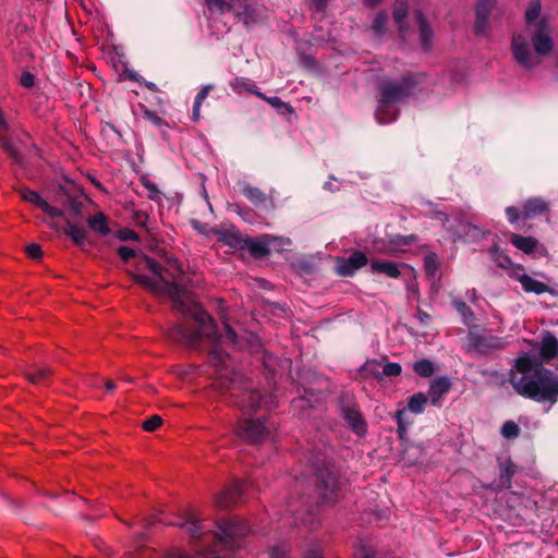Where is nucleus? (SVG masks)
I'll return each mask as SVG.
<instances>
[{
  "instance_id": "f257e3e1",
  "label": "nucleus",
  "mask_w": 558,
  "mask_h": 558,
  "mask_svg": "<svg viewBox=\"0 0 558 558\" xmlns=\"http://www.w3.org/2000/svg\"><path fill=\"white\" fill-rule=\"evenodd\" d=\"M143 267L148 269L155 277L135 275L137 283L142 284L154 294L167 296L173 306L184 316L191 318L194 327L187 325H175L169 337L187 347L196 348L206 340L213 348L209 351L208 362L214 368L218 385L227 389L235 398V403L246 413L259 408H275L277 402L271 396H262L259 391L253 390L248 379L235 372L233 361L222 350L223 344L241 347L236 333L228 323L223 322L225 333L218 335L217 326L213 318L201 307L194 295L183 287L181 278L183 269L178 259H167L166 267L159 265L150 257H145Z\"/></svg>"
},
{
  "instance_id": "f03ea898",
  "label": "nucleus",
  "mask_w": 558,
  "mask_h": 558,
  "mask_svg": "<svg viewBox=\"0 0 558 558\" xmlns=\"http://www.w3.org/2000/svg\"><path fill=\"white\" fill-rule=\"evenodd\" d=\"M509 381L520 396L553 405L558 400V376L551 371L534 365L532 356L515 359Z\"/></svg>"
},
{
  "instance_id": "7ed1b4c3",
  "label": "nucleus",
  "mask_w": 558,
  "mask_h": 558,
  "mask_svg": "<svg viewBox=\"0 0 558 558\" xmlns=\"http://www.w3.org/2000/svg\"><path fill=\"white\" fill-rule=\"evenodd\" d=\"M531 34V41L534 53L530 49L526 36L515 34L512 38V52L514 60L525 69H532L539 63L537 56L544 57L551 52L554 41L551 28L545 19L535 23L534 27L527 29Z\"/></svg>"
},
{
  "instance_id": "20e7f679",
  "label": "nucleus",
  "mask_w": 558,
  "mask_h": 558,
  "mask_svg": "<svg viewBox=\"0 0 558 558\" xmlns=\"http://www.w3.org/2000/svg\"><path fill=\"white\" fill-rule=\"evenodd\" d=\"M411 86L410 77H404L401 82H385L380 85V99L375 113L380 124L396 120L397 112L391 106L407 98L411 93Z\"/></svg>"
},
{
  "instance_id": "39448f33",
  "label": "nucleus",
  "mask_w": 558,
  "mask_h": 558,
  "mask_svg": "<svg viewBox=\"0 0 558 558\" xmlns=\"http://www.w3.org/2000/svg\"><path fill=\"white\" fill-rule=\"evenodd\" d=\"M209 10L220 13L232 12L245 25L250 26L260 21L263 8L257 0H205Z\"/></svg>"
},
{
  "instance_id": "423d86ee",
  "label": "nucleus",
  "mask_w": 558,
  "mask_h": 558,
  "mask_svg": "<svg viewBox=\"0 0 558 558\" xmlns=\"http://www.w3.org/2000/svg\"><path fill=\"white\" fill-rule=\"evenodd\" d=\"M427 402L428 397L424 392H416L409 398L407 408H402L396 412L395 420L397 422L398 433L401 438L407 436L408 428L413 423L408 418V412L422 414Z\"/></svg>"
},
{
  "instance_id": "0eeeda50",
  "label": "nucleus",
  "mask_w": 558,
  "mask_h": 558,
  "mask_svg": "<svg viewBox=\"0 0 558 558\" xmlns=\"http://www.w3.org/2000/svg\"><path fill=\"white\" fill-rule=\"evenodd\" d=\"M271 426L267 420H243L236 427V434L248 442H259L270 433Z\"/></svg>"
},
{
  "instance_id": "6e6552de",
  "label": "nucleus",
  "mask_w": 558,
  "mask_h": 558,
  "mask_svg": "<svg viewBox=\"0 0 558 558\" xmlns=\"http://www.w3.org/2000/svg\"><path fill=\"white\" fill-rule=\"evenodd\" d=\"M342 416L353 433L359 436L366 434L367 424L354 402H348L342 405Z\"/></svg>"
},
{
  "instance_id": "1a4fd4ad",
  "label": "nucleus",
  "mask_w": 558,
  "mask_h": 558,
  "mask_svg": "<svg viewBox=\"0 0 558 558\" xmlns=\"http://www.w3.org/2000/svg\"><path fill=\"white\" fill-rule=\"evenodd\" d=\"M366 264V255L361 251H354L348 258L337 260L336 272L343 277L352 276Z\"/></svg>"
},
{
  "instance_id": "9d476101",
  "label": "nucleus",
  "mask_w": 558,
  "mask_h": 558,
  "mask_svg": "<svg viewBox=\"0 0 558 558\" xmlns=\"http://www.w3.org/2000/svg\"><path fill=\"white\" fill-rule=\"evenodd\" d=\"M510 276L521 283L522 289L526 293L543 294L549 291V288L544 282H541L534 279L533 277L526 275L523 271V268L519 265L512 268Z\"/></svg>"
},
{
  "instance_id": "9b49d317",
  "label": "nucleus",
  "mask_w": 558,
  "mask_h": 558,
  "mask_svg": "<svg viewBox=\"0 0 558 558\" xmlns=\"http://www.w3.org/2000/svg\"><path fill=\"white\" fill-rule=\"evenodd\" d=\"M247 484L242 481L234 482L230 487L222 490L216 497V505L220 508H229L235 505L242 494L246 490Z\"/></svg>"
},
{
  "instance_id": "f8f14e48",
  "label": "nucleus",
  "mask_w": 558,
  "mask_h": 558,
  "mask_svg": "<svg viewBox=\"0 0 558 558\" xmlns=\"http://www.w3.org/2000/svg\"><path fill=\"white\" fill-rule=\"evenodd\" d=\"M21 197L40 208L50 218L63 217V211L54 206L49 205L36 191L22 189Z\"/></svg>"
},
{
  "instance_id": "ddd939ff",
  "label": "nucleus",
  "mask_w": 558,
  "mask_h": 558,
  "mask_svg": "<svg viewBox=\"0 0 558 558\" xmlns=\"http://www.w3.org/2000/svg\"><path fill=\"white\" fill-rule=\"evenodd\" d=\"M220 537L236 538L245 536L250 532L247 523L239 518L222 522L219 525Z\"/></svg>"
},
{
  "instance_id": "4468645a",
  "label": "nucleus",
  "mask_w": 558,
  "mask_h": 558,
  "mask_svg": "<svg viewBox=\"0 0 558 558\" xmlns=\"http://www.w3.org/2000/svg\"><path fill=\"white\" fill-rule=\"evenodd\" d=\"M451 381L446 376H439L432 380L428 388V400L436 407H440L444 396L449 391Z\"/></svg>"
},
{
  "instance_id": "2eb2a0df",
  "label": "nucleus",
  "mask_w": 558,
  "mask_h": 558,
  "mask_svg": "<svg viewBox=\"0 0 558 558\" xmlns=\"http://www.w3.org/2000/svg\"><path fill=\"white\" fill-rule=\"evenodd\" d=\"M495 0H478L476 4L475 31L477 34H484L487 28L488 16Z\"/></svg>"
},
{
  "instance_id": "dca6fc26",
  "label": "nucleus",
  "mask_w": 558,
  "mask_h": 558,
  "mask_svg": "<svg viewBox=\"0 0 558 558\" xmlns=\"http://www.w3.org/2000/svg\"><path fill=\"white\" fill-rule=\"evenodd\" d=\"M548 209V205L541 198H531L523 205L522 217L524 220L542 215Z\"/></svg>"
},
{
  "instance_id": "f3484780",
  "label": "nucleus",
  "mask_w": 558,
  "mask_h": 558,
  "mask_svg": "<svg viewBox=\"0 0 558 558\" xmlns=\"http://www.w3.org/2000/svg\"><path fill=\"white\" fill-rule=\"evenodd\" d=\"M319 477L324 486V492L322 493L323 499L325 501H333L336 499V493L340 489L338 478L331 473H328L326 478H324L322 474Z\"/></svg>"
},
{
  "instance_id": "a211bd4d",
  "label": "nucleus",
  "mask_w": 558,
  "mask_h": 558,
  "mask_svg": "<svg viewBox=\"0 0 558 558\" xmlns=\"http://www.w3.org/2000/svg\"><path fill=\"white\" fill-rule=\"evenodd\" d=\"M371 269L373 272L385 274L389 278H398L400 276L398 264L390 260L373 259L371 260Z\"/></svg>"
},
{
  "instance_id": "6ab92c4d",
  "label": "nucleus",
  "mask_w": 558,
  "mask_h": 558,
  "mask_svg": "<svg viewBox=\"0 0 558 558\" xmlns=\"http://www.w3.org/2000/svg\"><path fill=\"white\" fill-rule=\"evenodd\" d=\"M474 348L480 353H488L490 350L501 349L504 348V341L502 339L498 337H478L474 341Z\"/></svg>"
},
{
  "instance_id": "aec40b11",
  "label": "nucleus",
  "mask_w": 558,
  "mask_h": 558,
  "mask_svg": "<svg viewBox=\"0 0 558 558\" xmlns=\"http://www.w3.org/2000/svg\"><path fill=\"white\" fill-rule=\"evenodd\" d=\"M510 242L520 251L525 254H532L538 248V242L532 236H522L519 234H512Z\"/></svg>"
},
{
  "instance_id": "412c9836",
  "label": "nucleus",
  "mask_w": 558,
  "mask_h": 558,
  "mask_svg": "<svg viewBox=\"0 0 558 558\" xmlns=\"http://www.w3.org/2000/svg\"><path fill=\"white\" fill-rule=\"evenodd\" d=\"M541 354L546 359H551L558 354V340L554 335L547 333L543 337Z\"/></svg>"
},
{
  "instance_id": "4be33fe9",
  "label": "nucleus",
  "mask_w": 558,
  "mask_h": 558,
  "mask_svg": "<svg viewBox=\"0 0 558 558\" xmlns=\"http://www.w3.org/2000/svg\"><path fill=\"white\" fill-rule=\"evenodd\" d=\"M218 235V240L230 247L238 248L242 246V238L241 234L236 230H223L216 231Z\"/></svg>"
},
{
  "instance_id": "5701e85b",
  "label": "nucleus",
  "mask_w": 558,
  "mask_h": 558,
  "mask_svg": "<svg viewBox=\"0 0 558 558\" xmlns=\"http://www.w3.org/2000/svg\"><path fill=\"white\" fill-rule=\"evenodd\" d=\"M181 529L185 530L191 536L196 537L201 534L202 526L195 514H190L175 523Z\"/></svg>"
},
{
  "instance_id": "b1692460",
  "label": "nucleus",
  "mask_w": 558,
  "mask_h": 558,
  "mask_svg": "<svg viewBox=\"0 0 558 558\" xmlns=\"http://www.w3.org/2000/svg\"><path fill=\"white\" fill-rule=\"evenodd\" d=\"M424 269L427 277L432 279L439 277L440 263L435 253H429L424 257Z\"/></svg>"
},
{
  "instance_id": "393cba45",
  "label": "nucleus",
  "mask_w": 558,
  "mask_h": 558,
  "mask_svg": "<svg viewBox=\"0 0 558 558\" xmlns=\"http://www.w3.org/2000/svg\"><path fill=\"white\" fill-rule=\"evenodd\" d=\"M88 226L92 230L102 235L109 234L110 230L107 225V218L102 213H97L88 218Z\"/></svg>"
},
{
  "instance_id": "a878e982",
  "label": "nucleus",
  "mask_w": 558,
  "mask_h": 558,
  "mask_svg": "<svg viewBox=\"0 0 558 558\" xmlns=\"http://www.w3.org/2000/svg\"><path fill=\"white\" fill-rule=\"evenodd\" d=\"M242 192L255 205L263 204L267 199L266 194L262 190L251 184H244Z\"/></svg>"
},
{
  "instance_id": "bb28decb",
  "label": "nucleus",
  "mask_w": 558,
  "mask_h": 558,
  "mask_svg": "<svg viewBox=\"0 0 558 558\" xmlns=\"http://www.w3.org/2000/svg\"><path fill=\"white\" fill-rule=\"evenodd\" d=\"M65 234L69 235L76 244H83L86 240V230L71 221H66Z\"/></svg>"
},
{
  "instance_id": "cd10ccee",
  "label": "nucleus",
  "mask_w": 558,
  "mask_h": 558,
  "mask_svg": "<svg viewBox=\"0 0 558 558\" xmlns=\"http://www.w3.org/2000/svg\"><path fill=\"white\" fill-rule=\"evenodd\" d=\"M541 14V2L538 0L532 1L525 11L526 29L534 27L535 23L538 22Z\"/></svg>"
},
{
  "instance_id": "c85d7f7f",
  "label": "nucleus",
  "mask_w": 558,
  "mask_h": 558,
  "mask_svg": "<svg viewBox=\"0 0 558 558\" xmlns=\"http://www.w3.org/2000/svg\"><path fill=\"white\" fill-rule=\"evenodd\" d=\"M416 17H417V23L420 25L422 45L424 48L428 49L430 46L433 33L424 17V15L421 12L417 13Z\"/></svg>"
},
{
  "instance_id": "c756f323",
  "label": "nucleus",
  "mask_w": 558,
  "mask_h": 558,
  "mask_svg": "<svg viewBox=\"0 0 558 558\" xmlns=\"http://www.w3.org/2000/svg\"><path fill=\"white\" fill-rule=\"evenodd\" d=\"M413 371L422 377H430L435 373V365L427 359H422L413 364Z\"/></svg>"
},
{
  "instance_id": "7c9ffc66",
  "label": "nucleus",
  "mask_w": 558,
  "mask_h": 558,
  "mask_svg": "<svg viewBox=\"0 0 558 558\" xmlns=\"http://www.w3.org/2000/svg\"><path fill=\"white\" fill-rule=\"evenodd\" d=\"M452 305L461 315L463 323L469 326L474 319V314L471 308L460 299H453Z\"/></svg>"
},
{
  "instance_id": "2f4dec72",
  "label": "nucleus",
  "mask_w": 558,
  "mask_h": 558,
  "mask_svg": "<svg viewBox=\"0 0 558 558\" xmlns=\"http://www.w3.org/2000/svg\"><path fill=\"white\" fill-rule=\"evenodd\" d=\"M408 15V2L407 0H398L393 10V19L402 31L404 19Z\"/></svg>"
},
{
  "instance_id": "473e14b6",
  "label": "nucleus",
  "mask_w": 558,
  "mask_h": 558,
  "mask_svg": "<svg viewBox=\"0 0 558 558\" xmlns=\"http://www.w3.org/2000/svg\"><path fill=\"white\" fill-rule=\"evenodd\" d=\"M490 257L501 268L512 270V268L515 267V266H512V262L508 257V255H506L504 252L499 251L498 248L490 250Z\"/></svg>"
},
{
  "instance_id": "72a5a7b5",
  "label": "nucleus",
  "mask_w": 558,
  "mask_h": 558,
  "mask_svg": "<svg viewBox=\"0 0 558 558\" xmlns=\"http://www.w3.org/2000/svg\"><path fill=\"white\" fill-rule=\"evenodd\" d=\"M141 183L147 190V197L149 199L155 202L161 201L162 194L154 182H151L147 177H143L141 179Z\"/></svg>"
},
{
  "instance_id": "f704fd0d",
  "label": "nucleus",
  "mask_w": 558,
  "mask_h": 558,
  "mask_svg": "<svg viewBox=\"0 0 558 558\" xmlns=\"http://www.w3.org/2000/svg\"><path fill=\"white\" fill-rule=\"evenodd\" d=\"M232 87L234 89H246L247 92L258 96L259 98L264 97V94L259 92L258 87L254 83L246 81L244 78H235L234 83L232 84Z\"/></svg>"
},
{
  "instance_id": "c9c22d12",
  "label": "nucleus",
  "mask_w": 558,
  "mask_h": 558,
  "mask_svg": "<svg viewBox=\"0 0 558 558\" xmlns=\"http://www.w3.org/2000/svg\"><path fill=\"white\" fill-rule=\"evenodd\" d=\"M520 428L513 421H507L501 427V435L507 439H513L519 436Z\"/></svg>"
},
{
  "instance_id": "e433bc0d",
  "label": "nucleus",
  "mask_w": 558,
  "mask_h": 558,
  "mask_svg": "<svg viewBox=\"0 0 558 558\" xmlns=\"http://www.w3.org/2000/svg\"><path fill=\"white\" fill-rule=\"evenodd\" d=\"M386 24H387V14L384 12H380L374 19L373 26H372L373 31L377 35H381V34H384V32L386 29Z\"/></svg>"
},
{
  "instance_id": "4c0bfd02",
  "label": "nucleus",
  "mask_w": 558,
  "mask_h": 558,
  "mask_svg": "<svg viewBox=\"0 0 558 558\" xmlns=\"http://www.w3.org/2000/svg\"><path fill=\"white\" fill-rule=\"evenodd\" d=\"M262 99L267 101L269 105H271L276 109H284L288 112L293 111L292 107L288 102L282 101L279 97H267L264 95V97H262Z\"/></svg>"
},
{
  "instance_id": "58836bf2",
  "label": "nucleus",
  "mask_w": 558,
  "mask_h": 558,
  "mask_svg": "<svg viewBox=\"0 0 558 558\" xmlns=\"http://www.w3.org/2000/svg\"><path fill=\"white\" fill-rule=\"evenodd\" d=\"M162 423V418L159 415H153L150 418L143 422V428L147 432L157 429Z\"/></svg>"
},
{
  "instance_id": "ea45409f",
  "label": "nucleus",
  "mask_w": 558,
  "mask_h": 558,
  "mask_svg": "<svg viewBox=\"0 0 558 558\" xmlns=\"http://www.w3.org/2000/svg\"><path fill=\"white\" fill-rule=\"evenodd\" d=\"M48 368H40L35 373L28 374L27 378L33 384H39L40 381L45 380L48 377Z\"/></svg>"
},
{
  "instance_id": "a19ab883",
  "label": "nucleus",
  "mask_w": 558,
  "mask_h": 558,
  "mask_svg": "<svg viewBox=\"0 0 558 558\" xmlns=\"http://www.w3.org/2000/svg\"><path fill=\"white\" fill-rule=\"evenodd\" d=\"M383 373L386 376H398L401 373V366L398 363L389 362L384 365Z\"/></svg>"
},
{
  "instance_id": "79ce46f5",
  "label": "nucleus",
  "mask_w": 558,
  "mask_h": 558,
  "mask_svg": "<svg viewBox=\"0 0 558 558\" xmlns=\"http://www.w3.org/2000/svg\"><path fill=\"white\" fill-rule=\"evenodd\" d=\"M143 114L146 120L150 121L156 126H162L165 124L163 120L151 110L145 109Z\"/></svg>"
},
{
  "instance_id": "37998d69",
  "label": "nucleus",
  "mask_w": 558,
  "mask_h": 558,
  "mask_svg": "<svg viewBox=\"0 0 558 558\" xmlns=\"http://www.w3.org/2000/svg\"><path fill=\"white\" fill-rule=\"evenodd\" d=\"M355 558H376L373 548L362 545L355 553Z\"/></svg>"
},
{
  "instance_id": "c03bdc74",
  "label": "nucleus",
  "mask_w": 558,
  "mask_h": 558,
  "mask_svg": "<svg viewBox=\"0 0 558 558\" xmlns=\"http://www.w3.org/2000/svg\"><path fill=\"white\" fill-rule=\"evenodd\" d=\"M213 89L211 85H205L201 88L195 97L194 104L197 106H202L203 101L207 98L209 92Z\"/></svg>"
},
{
  "instance_id": "a18cd8bd",
  "label": "nucleus",
  "mask_w": 558,
  "mask_h": 558,
  "mask_svg": "<svg viewBox=\"0 0 558 558\" xmlns=\"http://www.w3.org/2000/svg\"><path fill=\"white\" fill-rule=\"evenodd\" d=\"M506 215L510 223H517L522 213L517 207L510 206L506 209Z\"/></svg>"
},
{
  "instance_id": "49530a36",
  "label": "nucleus",
  "mask_w": 558,
  "mask_h": 558,
  "mask_svg": "<svg viewBox=\"0 0 558 558\" xmlns=\"http://www.w3.org/2000/svg\"><path fill=\"white\" fill-rule=\"evenodd\" d=\"M118 238L121 241H137L138 240V235L131 229H124V230L119 231Z\"/></svg>"
},
{
  "instance_id": "de8ad7c7",
  "label": "nucleus",
  "mask_w": 558,
  "mask_h": 558,
  "mask_svg": "<svg viewBox=\"0 0 558 558\" xmlns=\"http://www.w3.org/2000/svg\"><path fill=\"white\" fill-rule=\"evenodd\" d=\"M118 254L122 260L126 262L135 256V251L129 246H120Z\"/></svg>"
},
{
  "instance_id": "09e8293b",
  "label": "nucleus",
  "mask_w": 558,
  "mask_h": 558,
  "mask_svg": "<svg viewBox=\"0 0 558 558\" xmlns=\"http://www.w3.org/2000/svg\"><path fill=\"white\" fill-rule=\"evenodd\" d=\"M20 82H21L22 86H24L26 88H29V87H32L34 85L35 77L29 72H24L21 75Z\"/></svg>"
},
{
  "instance_id": "8fccbe9b",
  "label": "nucleus",
  "mask_w": 558,
  "mask_h": 558,
  "mask_svg": "<svg viewBox=\"0 0 558 558\" xmlns=\"http://www.w3.org/2000/svg\"><path fill=\"white\" fill-rule=\"evenodd\" d=\"M26 253L32 258H39L41 257V248L38 244H29L26 247Z\"/></svg>"
},
{
  "instance_id": "3c124183",
  "label": "nucleus",
  "mask_w": 558,
  "mask_h": 558,
  "mask_svg": "<svg viewBox=\"0 0 558 558\" xmlns=\"http://www.w3.org/2000/svg\"><path fill=\"white\" fill-rule=\"evenodd\" d=\"M417 240V238L413 234L411 235H404V236H398L397 240H395L393 242L398 245H411L413 243H415Z\"/></svg>"
},
{
  "instance_id": "603ef678",
  "label": "nucleus",
  "mask_w": 558,
  "mask_h": 558,
  "mask_svg": "<svg viewBox=\"0 0 558 558\" xmlns=\"http://www.w3.org/2000/svg\"><path fill=\"white\" fill-rule=\"evenodd\" d=\"M1 144L2 146L7 149V151L9 153V155L15 160V161H19V157H17V153H16V149L14 148V146L7 140L2 138L1 140Z\"/></svg>"
},
{
  "instance_id": "864d4df0",
  "label": "nucleus",
  "mask_w": 558,
  "mask_h": 558,
  "mask_svg": "<svg viewBox=\"0 0 558 558\" xmlns=\"http://www.w3.org/2000/svg\"><path fill=\"white\" fill-rule=\"evenodd\" d=\"M251 250L254 254L264 255L267 253L266 245L262 242H255L252 244Z\"/></svg>"
},
{
  "instance_id": "5fc2aeb1",
  "label": "nucleus",
  "mask_w": 558,
  "mask_h": 558,
  "mask_svg": "<svg viewBox=\"0 0 558 558\" xmlns=\"http://www.w3.org/2000/svg\"><path fill=\"white\" fill-rule=\"evenodd\" d=\"M304 558H323L322 549L318 546L310 548Z\"/></svg>"
},
{
  "instance_id": "6e6d98bb",
  "label": "nucleus",
  "mask_w": 558,
  "mask_h": 558,
  "mask_svg": "<svg viewBox=\"0 0 558 558\" xmlns=\"http://www.w3.org/2000/svg\"><path fill=\"white\" fill-rule=\"evenodd\" d=\"M514 474V466L513 464H508L501 470V477L506 478L507 481H510L512 475Z\"/></svg>"
},
{
  "instance_id": "4d7b16f0",
  "label": "nucleus",
  "mask_w": 558,
  "mask_h": 558,
  "mask_svg": "<svg viewBox=\"0 0 558 558\" xmlns=\"http://www.w3.org/2000/svg\"><path fill=\"white\" fill-rule=\"evenodd\" d=\"M70 210L74 216L80 217L81 210H82V204L76 201H71Z\"/></svg>"
},
{
  "instance_id": "13d9d810",
  "label": "nucleus",
  "mask_w": 558,
  "mask_h": 558,
  "mask_svg": "<svg viewBox=\"0 0 558 558\" xmlns=\"http://www.w3.org/2000/svg\"><path fill=\"white\" fill-rule=\"evenodd\" d=\"M270 558H290L284 550L279 548H272L270 551Z\"/></svg>"
},
{
  "instance_id": "bf43d9fd",
  "label": "nucleus",
  "mask_w": 558,
  "mask_h": 558,
  "mask_svg": "<svg viewBox=\"0 0 558 558\" xmlns=\"http://www.w3.org/2000/svg\"><path fill=\"white\" fill-rule=\"evenodd\" d=\"M328 0H311V4L317 11H322L326 8Z\"/></svg>"
},
{
  "instance_id": "052dcab7",
  "label": "nucleus",
  "mask_w": 558,
  "mask_h": 558,
  "mask_svg": "<svg viewBox=\"0 0 558 558\" xmlns=\"http://www.w3.org/2000/svg\"><path fill=\"white\" fill-rule=\"evenodd\" d=\"M466 227H468V226H464V225H463V226H462V228H463V230H462V231H460V230H453L451 227H448V231H450V232H451L453 240H456V239L461 238V236L463 235L464 230H465V228H466Z\"/></svg>"
},
{
  "instance_id": "680f3d73",
  "label": "nucleus",
  "mask_w": 558,
  "mask_h": 558,
  "mask_svg": "<svg viewBox=\"0 0 558 558\" xmlns=\"http://www.w3.org/2000/svg\"><path fill=\"white\" fill-rule=\"evenodd\" d=\"M417 318L420 319L421 323L426 324L429 320L430 316L426 312L418 310Z\"/></svg>"
},
{
  "instance_id": "e2e57ef3",
  "label": "nucleus",
  "mask_w": 558,
  "mask_h": 558,
  "mask_svg": "<svg viewBox=\"0 0 558 558\" xmlns=\"http://www.w3.org/2000/svg\"><path fill=\"white\" fill-rule=\"evenodd\" d=\"M129 78L132 80V81H135L140 84H143L145 82V80L140 75L137 74L136 72H130L128 74Z\"/></svg>"
},
{
  "instance_id": "0e129e2a",
  "label": "nucleus",
  "mask_w": 558,
  "mask_h": 558,
  "mask_svg": "<svg viewBox=\"0 0 558 558\" xmlns=\"http://www.w3.org/2000/svg\"><path fill=\"white\" fill-rule=\"evenodd\" d=\"M201 107L202 106H197L195 104L193 106L192 118H193L194 121H198L199 118H201Z\"/></svg>"
},
{
  "instance_id": "69168bd1",
  "label": "nucleus",
  "mask_w": 558,
  "mask_h": 558,
  "mask_svg": "<svg viewBox=\"0 0 558 558\" xmlns=\"http://www.w3.org/2000/svg\"><path fill=\"white\" fill-rule=\"evenodd\" d=\"M149 90L154 92V93H157L159 89L157 87V85L153 82H148V81H145L143 83Z\"/></svg>"
},
{
  "instance_id": "338daca9",
  "label": "nucleus",
  "mask_w": 558,
  "mask_h": 558,
  "mask_svg": "<svg viewBox=\"0 0 558 558\" xmlns=\"http://www.w3.org/2000/svg\"><path fill=\"white\" fill-rule=\"evenodd\" d=\"M105 385L107 390H113L116 388V385L111 380H106Z\"/></svg>"
},
{
  "instance_id": "774afa93",
  "label": "nucleus",
  "mask_w": 558,
  "mask_h": 558,
  "mask_svg": "<svg viewBox=\"0 0 558 558\" xmlns=\"http://www.w3.org/2000/svg\"><path fill=\"white\" fill-rule=\"evenodd\" d=\"M379 0H365L367 5H375Z\"/></svg>"
}]
</instances>
